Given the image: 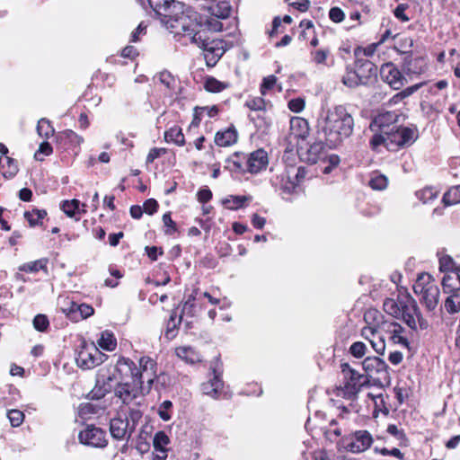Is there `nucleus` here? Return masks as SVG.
Masks as SVG:
<instances>
[{
	"label": "nucleus",
	"instance_id": "obj_1",
	"mask_svg": "<svg viewBox=\"0 0 460 460\" xmlns=\"http://www.w3.org/2000/svg\"><path fill=\"white\" fill-rule=\"evenodd\" d=\"M116 370L120 382L115 386L114 393L124 404L149 393L157 377L156 362L147 356L141 357L138 365L128 358L119 357Z\"/></svg>",
	"mask_w": 460,
	"mask_h": 460
},
{
	"label": "nucleus",
	"instance_id": "obj_2",
	"mask_svg": "<svg viewBox=\"0 0 460 460\" xmlns=\"http://www.w3.org/2000/svg\"><path fill=\"white\" fill-rule=\"evenodd\" d=\"M317 128L323 134L327 145L335 148L352 134L354 119L344 106L338 105L320 116Z\"/></svg>",
	"mask_w": 460,
	"mask_h": 460
},
{
	"label": "nucleus",
	"instance_id": "obj_3",
	"mask_svg": "<svg viewBox=\"0 0 460 460\" xmlns=\"http://www.w3.org/2000/svg\"><path fill=\"white\" fill-rule=\"evenodd\" d=\"M183 31L182 36H188L190 41L204 50L205 59L208 66H215L224 53L221 41H209L205 33L199 31L200 25L195 19L181 17L174 25Z\"/></svg>",
	"mask_w": 460,
	"mask_h": 460
},
{
	"label": "nucleus",
	"instance_id": "obj_4",
	"mask_svg": "<svg viewBox=\"0 0 460 460\" xmlns=\"http://www.w3.org/2000/svg\"><path fill=\"white\" fill-rule=\"evenodd\" d=\"M150 7L161 16L168 18L166 22L172 29V32L181 35L183 31L177 29L176 25L181 17L192 19L190 15L184 11L185 5L175 0H148Z\"/></svg>",
	"mask_w": 460,
	"mask_h": 460
},
{
	"label": "nucleus",
	"instance_id": "obj_5",
	"mask_svg": "<svg viewBox=\"0 0 460 460\" xmlns=\"http://www.w3.org/2000/svg\"><path fill=\"white\" fill-rule=\"evenodd\" d=\"M341 369L344 376V383L342 386L337 388L336 394L348 400H354L361 387L368 382L367 377L351 368L348 363H342Z\"/></svg>",
	"mask_w": 460,
	"mask_h": 460
},
{
	"label": "nucleus",
	"instance_id": "obj_6",
	"mask_svg": "<svg viewBox=\"0 0 460 460\" xmlns=\"http://www.w3.org/2000/svg\"><path fill=\"white\" fill-rule=\"evenodd\" d=\"M400 317L411 330H425L428 322L423 318L416 301L409 295H402Z\"/></svg>",
	"mask_w": 460,
	"mask_h": 460
},
{
	"label": "nucleus",
	"instance_id": "obj_7",
	"mask_svg": "<svg viewBox=\"0 0 460 460\" xmlns=\"http://www.w3.org/2000/svg\"><path fill=\"white\" fill-rule=\"evenodd\" d=\"M294 171L295 167L292 166L271 168L272 175L270 181L275 190H279L285 194H291L296 190V183L292 180Z\"/></svg>",
	"mask_w": 460,
	"mask_h": 460
},
{
	"label": "nucleus",
	"instance_id": "obj_8",
	"mask_svg": "<svg viewBox=\"0 0 460 460\" xmlns=\"http://www.w3.org/2000/svg\"><path fill=\"white\" fill-rule=\"evenodd\" d=\"M105 357L106 355L102 353L93 343L84 344L77 354L76 363L81 368L92 369L102 364Z\"/></svg>",
	"mask_w": 460,
	"mask_h": 460
},
{
	"label": "nucleus",
	"instance_id": "obj_9",
	"mask_svg": "<svg viewBox=\"0 0 460 460\" xmlns=\"http://www.w3.org/2000/svg\"><path fill=\"white\" fill-rule=\"evenodd\" d=\"M367 377L376 378L379 382H390L389 367L385 360L378 357H367L362 362Z\"/></svg>",
	"mask_w": 460,
	"mask_h": 460
},
{
	"label": "nucleus",
	"instance_id": "obj_10",
	"mask_svg": "<svg viewBox=\"0 0 460 460\" xmlns=\"http://www.w3.org/2000/svg\"><path fill=\"white\" fill-rule=\"evenodd\" d=\"M78 438L82 444L93 447H105L108 444L105 431L95 426H87L80 431Z\"/></svg>",
	"mask_w": 460,
	"mask_h": 460
},
{
	"label": "nucleus",
	"instance_id": "obj_11",
	"mask_svg": "<svg viewBox=\"0 0 460 460\" xmlns=\"http://www.w3.org/2000/svg\"><path fill=\"white\" fill-rule=\"evenodd\" d=\"M394 114L389 112L381 114L375 119L374 124L380 128L381 133L387 136L388 141L394 143L398 146H405V141L402 139L399 128L396 126H393L389 130L386 129L388 128L385 125L386 120H394Z\"/></svg>",
	"mask_w": 460,
	"mask_h": 460
},
{
	"label": "nucleus",
	"instance_id": "obj_12",
	"mask_svg": "<svg viewBox=\"0 0 460 460\" xmlns=\"http://www.w3.org/2000/svg\"><path fill=\"white\" fill-rule=\"evenodd\" d=\"M380 75L382 80L394 90L401 89L406 83V78L393 63L384 64L380 69Z\"/></svg>",
	"mask_w": 460,
	"mask_h": 460
},
{
	"label": "nucleus",
	"instance_id": "obj_13",
	"mask_svg": "<svg viewBox=\"0 0 460 460\" xmlns=\"http://www.w3.org/2000/svg\"><path fill=\"white\" fill-rule=\"evenodd\" d=\"M372 435L367 430H357L351 434L347 449L355 454L365 452L373 444Z\"/></svg>",
	"mask_w": 460,
	"mask_h": 460
},
{
	"label": "nucleus",
	"instance_id": "obj_14",
	"mask_svg": "<svg viewBox=\"0 0 460 460\" xmlns=\"http://www.w3.org/2000/svg\"><path fill=\"white\" fill-rule=\"evenodd\" d=\"M297 153L302 161L314 164L324 157L325 147L322 141H316L309 146H299Z\"/></svg>",
	"mask_w": 460,
	"mask_h": 460
},
{
	"label": "nucleus",
	"instance_id": "obj_15",
	"mask_svg": "<svg viewBox=\"0 0 460 460\" xmlns=\"http://www.w3.org/2000/svg\"><path fill=\"white\" fill-rule=\"evenodd\" d=\"M243 160H245L247 172L252 174L258 173L266 169L269 164L268 154L263 149L252 152L247 156H243Z\"/></svg>",
	"mask_w": 460,
	"mask_h": 460
},
{
	"label": "nucleus",
	"instance_id": "obj_16",
	"mask_svg": "<svg viewBox=\"0 0 460 460\" xmlns=\"http://www.w3.org/2000/svg\"><path fill=\"white\" fill-rule=\"evenodd\" d=\"M110 432L111 437L117 440H129L133 430L128 426V417L119 414L110 421Z\"/></svg>",
	"mask_w": 460,
	"mask_h": 460
},
{
	"label": "nucleus",
	"instance_id": "obj_17",
	"mask_svg": "<svg viewBox=\"0 0 460 460\" xmlns=\"http://www.w3.org/2000/svg\"><path fill=\"white\" fill-rule=\"evenodd\" d=\"M385 331L374 328H362L361 336L367 340L377 354H384L385 349Z\"/></svg>",
	"mask_w": 460,
	"mask_h": 460
},
{
	"label": "nucleus",
	"instance_id": "obj_18",
	"mask_svg": "<svg viewBox=\"0 0 460 460\" xmlns=\"http://www.w3.org/2000/svg\"><path fill=\"white\" fill-rule=\"evenodd\" d=\"M385 333L388 334V339L394 344H399L404 348H409V341L405 335V329L394 321H391L385 326Z\"/></svg>",
	"mask_w": 460,
	"mask_h": 460
},
{
	"label": "nucleus",
	"instance_id": "obj_19",
	"mask_svg": "<svg viewBox=\"0 0 460 460\" xmlns=\"http://www.w3.org/2000/svg\"><path fill=\"white\" fill-rule=\"evenodd\" d=\"M355 70L362 84H367L376 76V66L367 59H358L355 64Z\"/></svg>",
	"mask_w": 460,
	"mask_h": 460
},
{
	"label": "nucleus",
	"instance_id": "obj_20",
	"mask_svg": "<svg viewBox=\"0 0 460 460\" xmlns=\"http://www.w3.org/2000/svg\"><path fill=\"white\" fill-rule=\"evenodd\" d=\"M366 326L364 328H374L384 330L389 324L390 320L385 319L384 314L376 308H369L364 314Z\"/></svg>",
	"mask_w": 460,
	"mask_h": 460
},
{
	"label": "nucleus",
	"instance_id": "obj_21",
	"mask_svg": "<svg viewBox=\"0 0 460 460\" xmlns=\"http://www.w3.org/2000/svg\"><path fill=\"white\" fill-rule=\"evenodd\" d=\"M290 132L291 136L297 140H305L309 136L310 128L309 123L303 118H293L290 120Z\"/></svg>",
	"mask_w": 460,
	"mask_h": 460
},
{
	"label": "nucleus",
	"instance_id": "obj_22",
	"mask_svg": "<svg viewBox=\"0 0 460 460\" xmlns=\"http://www.w3.org/2000/svg\"><path fill=\"white\" fill-rule=\"evenodd\" d=\"M213 377L206 383L201 385V391L204 394L217 399L223 388V381L220 374L213 369Z\"/></svg>",
	"mask_w": 460,
	"mask_h": 460
},
{
	"label": "nucleus",
	"instance_id": "obj_23",
	"mask_svg": "<svg viewBox=\"0 0 460 460\" xmlns=\"http://www.w3.org/2000/svg\"><path fill=\"white\" fill-rule=\"evenodd\" d=\"M238 133L234 127L218 131L215 136V143L219 146H230L237 142Z\"/></svg>",
	"mask_w": 460,
	"mask_h": 460
},
{
	"label": "nucleus",
	"instance_id": "obj_24",
	"mask_svg": "<svg viewBox=\"0 0 460 460\" xmlns=\"http://www.w3.org/2000/svg\"><path fill=\"white\" fill-rule=\"evenodd\" d=\"M86 205L80 203L78 199L65 200L61 204V209L69 217H75L77 215L86 213Z\"/></svg>",
	"mask_w": 460,
	"mask_h": 460
},
{
	"label": "nucleus",
	"instance_id": "obj_25",
	"mask_svg": "<svg viewBox=\"0 0 460 460\" xmlns=\"http://www.w3.org/2000/svg\"><path fill=\"white\" fill-rule=\"evenodd\" d=\"M439 289L437 285H432L420 296V301L425 305L426 308L432 311L438 303Z\"/></svg>",
	"mask_w": 460,
	"mask_h": 460
},
{
	"label": "nucleus",
	"instance_id": "obj_26",
	"mask_svg": "<svg viewBox=\"0 0 460 460\" xmlns=\"http://www.w3.org/2000/svg\"><path fill=\"white\" fill-rule=\"evenodd\" d=\"M175 353L178 358L190 364L201 361L200 354L190 346L179 347L175 349Z\"/></svg>",
	"mask_w": 460,
	"mask_h": 460
},
{
	"label": "nucleus",
	"instance_id": "obj_27",
	"mask_svg": "<svg viewBox=\"0 0 460 460\" xmlns=\"http://www.w3.org/2000/svg\"><path fill=\"white\" fill-rule=\"evenodd\" d=\"M442 286L445 293H451L460 290L459 272L452 271L446 274L442 279Z\"/></svg>",
	"mask_w": 460,
	"mask_h": 460
},
{
	"label": "nucleus",
	"instance_id": "obj_28",
	"mask_svg": "<svg viewBox=\"0 0 460 460\" xmlns=\"http://www.w3.org/2000/svg\"><path fill=\"white\" fill-rule=\"evenodd\" d=\"M436 285L434 280L429 273L419 274L415 283L413 284V291L417 296H421L429 288L430 286Z\"/></svg>",
	"mask_w": 460,
	"mask_h": 460
},
{
	"label": "nucleus",
	"instance_id": "obj_29",
	"mask_svg": "<svg viewBox=\"0 0 460 460\" xmlns=\"http://www.w3.org/2000/svg\"><path fill=\"white\" fill-rule=\"evenodd\" d=\"M436 285L434 280L429 273L419 274L415 283L413 284V291L417 296H421L429 288L430 286Z\"/></svg>",
	"mask_w": 460,
	"mask_h": 460
},
{
	"label": "nucleus",
	"instance_id": "obj_30",
	"mask_svg": "<svg viewBox=\"0 0 460 460\" xmlns=\"http://www.w3.org/2000/svg\"><path fill=\"white\" fill-rule=\"evenodd\" d=\"M100 348L107 351H112L116 349L117 341L114 334L110 331H103L97 341Z\"/></svg>",
	"mask_w": 460,
	"mask_h": 460
},
{
	"label": "nucleus",
	"instance_id": "obj_31",
	"mask_svg": "<svg viewBox=\"0 0 460 460\" xmlns=\"http://www.w3.org/2000/svg\"><path fill=\"white\" fill-rule=\"evenodd\" d=\"M164 139L166 142H172L177 146H183L185 144V137L180 127L174 126L164 133Z\"/></svg>",
	"mask_w": 460,
	"mask_h": 460
},
{
	"label": "nucleus",
	"instance_id": "obj_32",
	"mask_svg": "<svg viewBox=\"0 0 460 460\" xmlns=\"http://www.w3.org/2000/svg\"><path fill=\"white\" fill-rule=\"evenodd\" d=\"M48 262L49 260L47 258H41L34 261H30L22 264L21 266H19V270L30 273H35L40 270H47Z\"/></svg>",
	"mask_w": 460,
	"mask_h": 460
},
{
	"label": "nucleus",
	"instance_id": "obj_33",
	"mask_svg": "<svg viewBox=\"0 0 460 460\" xmlns=\"http://www.w3.org/2000/svg\"><path fill=\"white\" fill-rule=\"evenodd\" d=\"M402 295L398 296L397 300L386 298L384 301V310L390 315L399 318L401 312Z\"/></svg>",
	"mask_w": 460,
	"mask_h": 460
},
{
	"label": "nucleus",
	"instance_id": "obj_34",
	"mask_svg": "<svg viewBox=\"0 0 460 460\" xmlns=\"http://www.w3.org/2000/svg\"><path fill=\"white\" fill-rule=\"evenodd\" d=\"M449 294L445 302V308L449 314L458 313L460 311V289Z\"/></svg>",
	"mask_w": 460,
	"mask_h": 460
},
{
	"label": "nucleus",
	"instance_id": "obj_35",
	"mask_svg": "<svg viewBox=\"0 0 460 460\" xmlns=\"http://www.w3.org/2000/svg\"><path fill=\"white\" fill-rule=\"evenodd\" d=\"M155 78H157L161 84H163L169 93L174 91L177 80L176 78L168 71H162L155 75Z\"/></svg>",
	"mask_w": 460,
	"mask_h": 460
},
{
	"label": "nucleus",
	"instance_id": "obj_36",
	"mask_svg": "<svg viewBox=\"0 0 460 460\" xmlns=\"http://www.w3.org/2000/svg\"><path fill=\"white\" fill-rule=\"evenodd\" d=\"M243 156H247L244 154L234 153L227 161V167L236 172H247L245 160Z\"/></svg>",
	"mask_w": 460,
	"mask_h": 460
},
{
	"label": "nucleus",
	"instance_id": "obj_37",
	"mask_svg": "<svg viewBox=\"0 0 460 460\" xmlns=\"http://www.w3.org/2000/svg\"><path fill=\"white\" fill-rule=\"evenodd\" d=\"M211 13L217 18L226 19L231 14V5L226 1H219L210 7Z\"/></svg>",
	"mask_w": 460,
	"mask_h": 460
},
{
	"label": "nucleus",
	"instance_id": "obj_38",
	"mask_svg": "<svg viewBox=\"0 0 460 460\" xmlns=\"http://www.w3.org/2000/svg\"><path fill=\"white\" fill-rule=\"evenodd\" d=\"M169 437L164 431H158L154 437V447L156 451L160 452L159 456H164L166 453V446L169 444Z\"/></svg>",
	"mask_w": 460,
	"mask_h": 460
},
{
	"label": "nucleus",
	"instance_id": "obj_39",
	"mask_svg": "<svg viewBox=\"0 0 460 460\" xmlns=\"http://www.w3.org/2000/svg\"><path fill=\"white\" fill-rule=\"evenodd\" d=\"M229 86L227 83L221 82L213 76H208L205 79L204 87L210 93H220Z\"/></svg>",
	"mask_w": 460,
	"mask_h": 460
},
{
	"label": "nucleus",
	"instance_id": "obj_40",
	"mask_svg": "<svg viewBox=\"0 0 460 460\" xmlns=\"http://www.w3.org/2000/svg\"><path fill=\"white\" fill-rule=\"evenodd\" d=\"M445 206H453L460 203V185L450 188L443 196Z\"/></svg>",
	"mask_w": 460,
	"mask_h": 460
},
{
	"label": "nucleus",
	"instance_id": "obj_41",
	"mask_svg": "<svg viewBox=\"0 0 460 460\" xmlns=\"http://www.w3.org/2000/svg\"><path fill=\"white\" fill-rule=\"evenodd\" d=\"M47 216L44 209H33L24 213V217L27 219L31 226H35L41 224L42 219Z\"/></svg>",
	"mask_w": 460,
	"mask_h": 460
},
{
	"label": "nucleus",
	"instance_id": "obj_42",
	"mask_svg": "<svg viewBox=\"0 0 460 460\" xmlns=\"http://www.w3.org/2000/svg\"><path fill=\"white\" fill-rule=\"evenodd\" d=\"M181 315L178 316L176 311H172L167 322L165 335L167 338L174 337V331L181 323Z\"/></svg>",
	"mask_w": 460,
	"mask_h": 460
},
{
	"label": "nucleus",
	"instance_id": "obj_43",
	"mask_svg": "<svg viewBox=\"0 0 460 460\" xmlns=\"http://www.w3.org/2000/svg\"><path fill=\"white\" fill-rule=\"evenodd\" d=\"M76 306H79V304L70 300L69 298H64L62 300L61 311L71 320L73 321V316H75L78 313L76 310Z\"/></svg>",
	"mask_w": 460,
	"mask_h": 460
},
{
	"label": "nucleus",
	"instance_id": "obj_44",
	"mask_svg": "<svg viewBox=\"0 0 460 460\" xmlns=\"http://www.w3.org/2000/svg\"><path fill=\"white\" fill-rule=\"evenodd\" d=\"M37 132L41 137L49 138L54 134V128L49 120L47 119H40L37 125Z\"/></svg>",
	"mask_w": 460,
	"mask_h": 460
},
{
	"label": "nucleus",
	"instance_id": "obj_45",
	"mask_svg": "<svg viewBox=\"0 0 460 460\" xmlns=\"http://www.w3.org/2000/svg\"><path fill=\"white\" fill-rule=\"evenodd\" d=\"M438 191L432 187H426L416 192L417 198L423 203H428L437 199Z\"/></svg>",
	"mask_w": 460,
	"mask_h": 460
},
{
	"label": "nucleus",
	"instance_id": "obj_46",
	"mask_svg": "<svg viewBox=\"0 0 460 460\" xmlns=\"http://www.w3.org/2000/svg\"><path fill=\"white\" fill-rule=\"evenodd\" d=\"M4 163H6L7 166H8V170L4 172V173H3L4 176L5 178H11V177L14 176L18 172V166H17L15 161L8 156H4V158L0 157V165L2 167H4Z\"/></svg>",
	"mask_w": 460,
	"mask_h": 460
},
{
	"label": "nucleus",
	"instance_id": "obj_47",
	"mask_svg": "<svg viewBox=\"0 0 460 460\" xmlns=\"http://www.w3.org/2000/svg\"><path fill=\"white\" fill-rule=\"evenodd\" d=\"M76 310L78 313L75 316H73V322H79L83 319H86L93 314V308L87 304H79V306H76Z\"/></svg>",
	"mask_w": 460,
	"mask_h": 460
},
{
	"label": "nucleus",
	"instance_id": "obj_48",
	"mask_svg": "<svg viewBox=\"0 0 460 460\" xmlns=\"http://www.w3.org/2000/svg\"><path fill=\"white\" fill-rule=\"evenodd\" d=\"M342 82L349 87H356L362 84L361 80L355 69H348L346 75L342 78Z\"/></svg>",
	"mask_w": 460,
	"mask_h": 460
},
{
	"label": "nucleus",
	"instance_id": "obj_49",
	"mask_svg": "<svg viewBox=\"0 0 460 460\" xmlns=\"http://www.w3.org/2000/svg\"><path fill=\"white\" fill-rule=\"evenodd\" d=\"M142 411L137 408H130L128 414H125L124 417H128V426L133 430V432L135 431L137 425L142 419Z\"/></svg>",
	"mask_w": 460,
	"mask_h": 460
},
{
	"label": "nucleus",
	"instance_id": "obj_50",
	"mask_svg": "<svg viewBox=\"0 0 460 460\" xmlns=\"http://www.w3.org/2000/svg\"><path fill=\"white\" fill-rule=\"evenodd\" d=\"M247 198L244 196H230L224 200V204L227 208L235 210L242 208Z\"/></svg>",
	"mask_w": 460,
	"mask_h": 460
},
{
	"label": "nucleus",
	"instance_id": "obj_51",
	"mask_svg": "<svg viewBox=\"0 0 460 460\" xmlns=\"http://www.w3.org/2000/svg\"><path fill=\"white\" fill-rule=\"evenodd\" d=\"M267 102L262 97H253L245 102V106L252 111H265Z\"/></svg>",
	"mask_w": 460,
	"mask_h": 460
},
{
	"label": "nucleus",
	"instance_id": "obj_52",
	"mask_svg": "<svg viewBox=\"0 0 460 460\" xmlns=\"http://www.w3.org/2000/svg\"><path fill=\"white\" fill-rule=\"evenodd\" d=\"M172 408V402L169 400L164 401L158 408V415L164 421H168L172 419L170 411Z\"/></svg>",
	"mask_w": 460,
	"mask_h": 460
},
{
	"label": "nucleus",
	"instance_id": "obj_53",
	"mask_svg": "<svg viewBox=\"0 0 460 460\" xmlns=\"http://www.w3.org/2000/svg\"><path fill=\"white\" fill-rule=\"evenodd\" d=\"M218 113V108L216 105L213 106H206L195 109V119L199 117L207 115L209 118H213L217 116Z\"/></svg>",
	"mask_w": 460,
	"mask_h": 460
},
{
	"label": "nucleus",
	"instance_id": "obj_54",
	"mask_svg": "<svg viewBox=\"0 0 460 460\" xmlns=\"http://www.w3.org/2000/svg\"><path fill=\"white\" fill-rule=\"evenodd\" d=\"M367 349V348L364 342L356 341L351 344L349 348V352L353 357L360 358L366 355Z\"/></svg>",
	"mask_w": 460,
	"mask_h": 460
},
{
	"label": "nucleus",
	"instance_id": "obj_55",
	"mask_svg": "<svg viewBox=\"0 0 460 460\" xmlns=\"http://www.w3.org/2000/svg\"><path fill=\"white\" fill-rule=\"evenodd\" d=\"M369 186L373 190H382L387 186V179L385 175L382 174L376 175L369 181Z\"/></svg>",
	"mask_w": 460,
	"mask_h": 460
},
{
	"label": "nucleus",
	"instance_id": "obj_56",
	"mask_svg": "<svg viewBox=\"0 0 460 460\" xmlns=\"http://www.w3.org/2000/svg\"><path fill=\"white\" fill-rule=\"evenodd\" d=\"M329 54L328 49H317L311 53L312 60L317 65H326Z\"/></svg>",
	"mask_w": 460,
	"mask_h": 460
},
{
	"label": "nucleus",
	"instance_id": "obj_57",
	"mask_svg": "<svg viewBox=\"0 0 460 460\" xmlns=\"http://www.w3.org/2000/svg\"><path fill=\"white\" fill-rule=\"evenodd\" d=\"M7 416L13 427H19L24 419L23 412L19 410L9 411Z\"/></svg>",
	"mask_w": 460,
	"mask_h": 460
},
{
	"label": "nucleus",
	"instance_id": "obj_58",
	"mask_svg": "<svg viewBox=\"0 0 460 460\" xmlns=\"http://www.w3.org/2000/svg\"><path fill=\"white\" fill-rule=\"evenodd\" d=\"M440 270L452 271H460V267H455V262L450 256H443L439 260Z\"/></svg>",
	"mask_w": 460,
	"mask_h": 460
},
{
	"label": "nucleus",
	"instance_id": "obj_59",
	"mask_svg": "<svg viewBox=\"0 0 460 460\" xmlns=\"http://www.w3.org/2000/svg\"><path fill=\"white\" fill-rule=\"evenodd\" d=\"M400 134H402V139L405 141V145H410L417 138V132L415 129L410 128H398Z\"/></svg>",
	"mask_w": 460,
	"mask_h": 460
},
{
	"label": "nucleus",
	"instance_id": "obj_60",
	"mask_svg": "<svg viewBox=\"0 0 460 460\" xmlns=\"http://www.w3.org/2000/svg\"><path fill=\"white\" fill-rule=\"evenodd\" d=\"M276 83L277 77L273 75L264 77L260 88L261 95H266L267 92L272 89Z\"/></svg>",
	"mask_w": 460,
	"mask_h": 460
},
{
	"label": "nucleus",
	"instance_id": "obj_61",
	"mask_svg": "<svg viewBox=\"0 0 460 460\" xmlns=\"http://www.w3.org/2000/svg\"><path fill=\"white\" fill-rule=\"evenodd\" d=\"M48 317L44 314H38L33 319V326L39 332H44L49 327Z\"/></svg>",
	"mask_w": 460,
	"mask_h": 460
},
{
	"label": "nucleus",
	"instance_id": "obj_62",
	"mask_svg": "<svg viewBox=\"0 0 460 460\" xmlns=\"http://www.w3.org/2000/svg\"><path fill=\"white\" fill-rule=\"evenodd\" d=\"M63 136L69 141L71 145L80 146L84 142L83 137L79 136L71 129H67L63 132Z\"/></svg>",
	"mask_w": 460,
	"mask_h": 460
},
{
	"label": "nucleus",
	"instance_id": "obj_63",
	"mask_svg": "<svg viewBox=\"0 0 460 460\" xmlns=\"http://www.w3.org/2000/svg\"><path fill=\"white\" fill-rule=\"evenodd\" d=\"M420 84H415V85H412L411 87H408L406 89H404L403 91L396 93L394 97H393V101L394 102H398L400 101H402L404 98L406 97H409L411 94H412L416 90H418L420 88Z\"/></svg>",
	"mask_w": 460,
	"mask_h": 460
},
{
	"label": "nucleus",
	"instance_id": "obj_64",
	"mask_svg": "<svg viewBox=\"0 0 460 460\" xmlns=\"http://www.w3.org/2000/svg\"><path fill=\"white\" fill-rule=\"evenodd\" d=\"M288 108L293 112H301L305 109V100L302 98H295L288 102Z\"/></svg>",
	"mask_w": 460,
	"mask_h": 460
}]
</instances>
